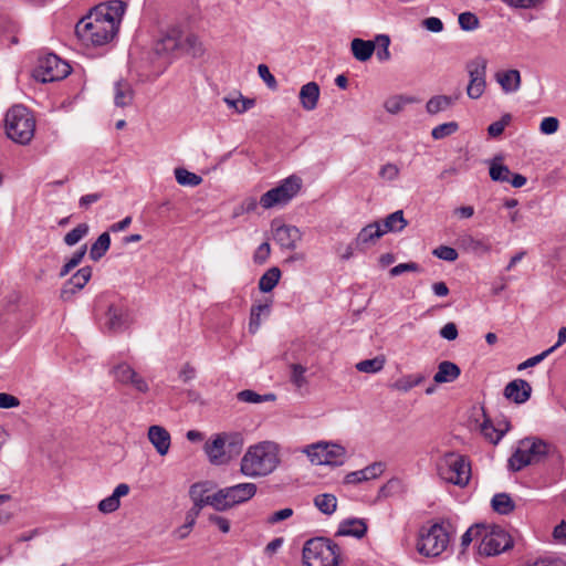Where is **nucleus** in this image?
I'll return each instance as SVG.
<instances>
[{
    "label": "nucleus",
    "mask_w": 566,
    "mask_h": 566,
    "mask_svg": "<svg viewBox=\"0 0 566 566\" xmlns=\"http://www.w3.org/2000/svg\"><path fill=\"white\" fill-rule=\"evenodd\" d=\"M126 323V315L123 308L109 305L107 311L106 326L112 332L120 331Z\"/></svg>",
    "instance_id": "72a5a7b5"
},
{
    "label": "nucleus",
    "mask_w": 566,
    "mask_h": 566,
    "mask_svg": "<svg viewBox=\"0 0 566 566\" xmlns=\"http://www.w3.org/2000/svg\"><path fill=\"white\" fill-rule=\"evenodd\" d=\"M117 33V25L101 15L99 11L91 10L75 25V34L83 44L102 46L109 43Z\"/></svg>",
    "instance_id": "f03ea898"
},
{
    "label": "nucleus",
    "mask_w": 566,
    "mask_h": 566,
    "mask_svg": "<svg viewBox=\"0 0 566 566\" xmlns=\"http://www.w3.org/2000/svg\"><path fill=\"white\" fill-rule=\"evenodd\" d=\"M148 439L160 455L167 454L170 448V433L161 426H150Z\"/></svg>",
    "instance_id": "aec40b11"
},
{
    "label": "nucleus",
    "mask_w": 566,
    "mask_h": 566,
    "mask_svg": "<svg viewBox=\"0 0 566 566\" xmlns=\"http://www.w3.org/2000/svg\"><path fill=\"white\" fill-rule=\"evenodd\" d=\"M222 437L227 440L226 450L230 460L232 457L240 453L243 446V438L239 433L222 434Z\"/></svg>",
    "instance_id": "49530a36"
},
{
    "label": "nucleus",
    "mask_w": 566,
    "mask_h": 566,
    "mask_svg": "<svg viewBox=\"0 0 566 566\" xmlns=\"http://www.w3.org/2000/svg\"><path fill=\"white\" fill-rule=\"evenodd\" d=\"M70 64L56 54L49 53L39 59L33 76L42 83L55 82L65 78L71 73Z\"/></svg>",
    "instance_id": "9d476101"
},
{
    "label": "nucleus",
    "mask_w": 566,
    "mask_h": 566,
    "mask_svg": "<svg viewBox=\"0 0 566 566\" xmlns=\"http://www.w3.org/2000/svg\"><path fill=\"white\" fill-rule=\"evenodd\" d=\"M554 447L537 437H527L518 442L517 449L509 459V469L513 472L543 461Z\"/></svg>",
    "instance_id": "7ed1b4c3"
},
{
    "label": "nucleus",
    "mask_w": 566,
    "mask_h": 566,
    "mask_svg": "<svg viewBox=\"0 0 566 566\" xmlns=\"http://www.w3.org/2000/svg\"><path fill=\"white\" fill-rule=\"evenodd\" d=\"M412 98L406 96H392L385 102V108L390 114L399 113Z\"/></svg>",
    "instance_id": "5fc2aeb1"
},
{
    "label": "nucleus",
    "mask_w": 566,
    "mask_h": 566,
    "mask_svg": "<svg viewBox=\"0 0 566 566\" xmlns=\"http://www.w3.org/2000/svg\"><path fill=\"white\" fill-rule=\"evenodd\" d=\"M115 379L123 385H132L140 392L148 391V385L129 365L123 363L112 369Z\"/></svg>",
    "instance_id": "2eb2a0df"
},
{
    "label": "nucleus",
    "mask_w": 566,
    "mask_h": 566,
    "mask_svg": "<svg viewBox=\"0 0 566 566\" xmlns=\"http://www.w3.org/2000/svg\"><path fill=\"white\" fill-rule=\"evenodd\" d=\"M503 395L506 399L522 405L531 398L532 386L524 379H514L505 386Z\"/></svg>",
    "instance_id": "f3484780"
},
{
    "label": "nucleus",
    "mask_w": 566,
    "mask_h": 566,
    "mask_svg": "<svg viewBox=\"0 0 566 566\" xmlns=\"http://www.w3.org/2000/svg\"><path fill=\"white\" fill-rule=\"evenodd\" d=\"M237 399L247 403H261L266 401H274L276 396L274 394L260 395L251 389H244L237 394Z\"/></svg>",
    "instance_id": "58836bf2"
},
{
    "label": "nucleus",
    "mask_w": 566,
    "mask_h": 566,
    "mask_svg": "<svg viewBox=\"0 0 566 566\" xmlns=\"http://www.w3.org/2000/svg\"><path fill=\"white\" fill-rule=\"evenodd\" d=\"M432 253L437 258L449 262L455 261L459 256L457 250L448 245H440L436 248Z\"/></svg>",
    "instance_id": "052dcab7"
},
{
    "label": "nucleus",
    "mask_w": 566,
    "mask_h": 566,
    "mask_svg": "<svg viewBox=\"0 0 566 566\" xmlns=\"http://www.w3.org/2000/svg\"><path fill=\"white\" fill-rule=\"evenodd\" d=\"M459 129V124L457 122H448L436 126L431 130V136L433 139H442L452 134H454Z\"/></svg>",
    "instance_id": "8fccbe9b"
},
{
    "label": "nucleus",
    "mask_w": 566,
    "mask_h": 566,
    "mask_svg": "<svg viewBox=\"0 0 566 566\" xmlns=\"http://www.w3.org/2000/svg\"><path fill=\"white\" fill-rule=\"evenodd\" d=\"M306 368L300 364L291 365V382L296 388H302L307 385V379L305 377Z\"/></svg>",
    "instance_id": "864d4df0"
},
{
    "label": "nucleus",
    "mask_w": 566,
    "mask_h": 566,
    "mask_svg": "<svg viewBox=\"0 0 566 566\" xmlns=\"http://www.w3.org/2000/svg\"><path fill=\"white\" fill-rule=\"evenodd\" d=\"M386 363L382 355L376 356L371 359H365L356 364V369L360 373L375 374L380 371Z\"/></svg>",
    "instance_id": "37998d69"
},
{
    "label": "nucleus",
    "mask_w": 566,
    "mask_h": 566,
    "mask_svg": "<svg viewBox=\"0 0 566 566\" xmlns=\"http://www.w3.org/2000/svg\"><path fill=\"white\" fill-rule=\"evenodd\" d=\"M181 51L198 57L202 55L203 48L197 35L189 34L184 41L181 40Z\"/></svg>",
    "instance_id": "a18cd8bd"
},
{
    "label": "nucleus",
    "mask_w": 566,
    "mask_h": 566,
    "mask_svg": "<svg viewBox=\"0 0 566 566\" xmlns=\"http://www.w3.org/2000/svg\"><path fill=\"white\" fill-rule=\"evenodd\" d=\"M271 253V247L268 242L261 243L254 252L253 261L256 264H263L266 262Z\"/></svg>",
    "instance_id": "338daca9"
},
{
    "label": "nucleus",
    "mask_w": 566,
    "mask_h": 566,
    "mask_svg": "<svg viewBox=\"0 0 566 566\" xmlns=\"http://www.w3.org/2000/svg\"><path fill=\"white\" fill-rule=\"evenodd\" d=\"M407 224L408 221L405 219L402 210H397L384 219L381 231L384 234L388 232H400Z\"/></svg>",
    "instance_id": "473e14b6"
},
{
    "label": "nucleus",
    "mask_w": 566,
    "mask_h": 566,
    "mask_svg": "<svg viewBox=\"0 0 566 566\" xmlns=\"http://www.w3.org/2000/svg\"><path fill=\"white\" fill-rule=\"evenodd\" d=\"M129 493V485L126 484V483H120L118 484L113 494L105 497L104 500H102L99 503H98V510L102 512V513H113L115 512L119 505H120V502H119V499L122 496H125Z\"/></svg>",
    "instance_id": "5701e85b"
},
{
    "label": "nucleus",
    "mask_w": 566,
    "mask_h": 566,
    "mask_svg": "<svg viewBox=\"0 0 566 566\" xmlns=\"http://www.w3.org/2000/svg\"><path fill=\"white\" fill-rule=\"evenodd\" d=\"M554 350H555V347H551V348L544 350L543 353L526 359L525 361L521 363L517 366V370H524L526 368L536 366L543 359H545L549 354H552Z\"/></svg>",
    "instance_id": "680f3d73"
},
{
    "label": "nucleus",
    "mask_w": 566,
    "mask_h": 566,
    "mask_svg": "<svg viewBox=\"0 0 566 566\" xmlns=\"http://www.w3.org/2000/svg\"><path fill=\"white\" fill-rule=\"evenodd\" d=\"M92 276V268L84 266L77 270L61 289L60 297L63 301H69L71 297L81 291L90 281Z\"/></svg>",
    "instance_id": "4468645a"
},
{
    "label": "nucleus",
    "mask_w": 566,
    "mask_h": 566,
    "mask_svg": "<svg viewBox=\"0 0 566 566\" xmlns=\"http://www.w3.org/2000/svg\"><path fill=\"white\" fill-rule=\"evenodd\" d=\"M300 103L305 111H313L317 107L319 98V86L316 82H308L301 87Z\"/></svg>",
    "instance_id": "b1692460"
},
{
    "label": "nucleus",
    "mask_w": 566,
    "mask_h": 566,
    "mask_svg": "<svg viewBox=\"0 0 566 566\" xmlns=\"http://www.w3.org/2000/svg\"><path fill=\"white\" fill-rule=\"evenodd\" d=\"M254 483H239L232 486L223 488L218 491L219 497H214L216 502L222 506V512L234 505L244 503L252 499L256 493Z\"/></svg>",
    "instance_id": "f8f14e48"
},
{
    "label": "nucleus",
    "mask_w": 566,
    "mask_h": 566,
    "mask_svg": "<svg viewBox=\"0 0 566 566\" xmlns=\"http://www.w3.org/2000/svg\"><path fill=\"white\" fill-rule=\"evenodd\" d=\"M302 179L292 175L282 180L279 186L270 189L260 198V205L264 209L287 205L301 190Z\"/></svg>",
    "instance_id": "6e6552de"
},
{
    "label": "nucleus",
    "mask_w": 566,
    "mask_h": 566,
    "mask_svg": "<svg viewBox=\"0 0 566 566\" xmlns=\"http://www.w3.org/2000/svg\"><path fill=\"white\" fill-rule=\"evenodd\" d=\"M206 490H203L202 485L193 484L190 488L189 494L195 505L199 504L200 507L206 505L212 506L216 511L222 512V506L218 504L214 497H219L218 491L212 495H205Z\"/></svg>",
    "instance_id": "a878e982"
},
{
    "label": "nucleus",
    "mask_w": 566,
    "mask_h": 566,
    "mask_svg": "<svg viewBox=\"0 0 566 566\" xmlns=\"http://www.w3.org/2000/svg\"><path fill=\"white\" fill-rule=\"evenodd\" d=\"M280 463L277 448L274 443L263 441L251 446L241 459L240 471L250 478L265 476Z\"/></svg>",
    "instance_id": "f257e3e1"
},
{
    "label": "nucleus",
    "mask_w": 566,
    "mask_h": 566,
    "mask_svg": "<svg viewBox=\"0 0 566 566\" xmlns=\"http://www.w3.org/2000/svg\"><path fill=\"white\" fill-rule=\"evenodd\" d=\"M492 509L502 515H507L515 509V503L507 493H497L492 497Z\"/></svg>",
    "instance_id": "c9c22d12"
},
{
    "label": "nucleus",
    "mask_w": 566,
    "mask_h": 566,
    "mask_svg": "<svg viewBox=\"0 0 566 566\" xmlns=\"http://www.w3.org/2000/svg\"><path fill=\"white\" fill-rule=\"evenodd\" d=\"M367 532L366 523L360 518H348L339 524L336 536H354L361 538Z\"/></svg>",
    "instance_id": "393cba45"
},
{
    "label": "nucleus",
    "mask_w": 566,
    "mask_h": 566,
    "mask_svg": "<svg viewBox=\"0 0 566 566\" xmlns=\"http://www.w3.org/2000/svg\"><path fill=\"white\" fill-rule=\"evenodd\" d=\"M420 266L416 262L400 263L390 269L389 274L391 276H398L405 272H419Z\"/></svg>",
    "instance_id": "69168bd1"
},
{
    "label": "nucleus",
    "mask_w": 566,
    "mask_h": 566,
    "mask_svg": "<svg viewBox=\"0 0 566 566\" xmlns=\"http://www.w3.org/2000/svg\"><path fill=\"white\" fill-rule=\"evenodd\" d=\"M301 237L295 226L282 224L273 228V239L282 249L294 250Z\"/></svg>",
    "instance_id": "dca6fc26"
},
{
    "label": "nucleus",
    "mask_w": 566,
    "mask_h": 566,
    "mask_svg": "<svg viewBox=\"0 0 566 566\" xmlns=\"http://www.w3.org/2000/svg\"><path fill=\"white\" fill-rule=\"evenodd\" d=\"M175 177L179 185L196 187L202 182V178L185 168H176Z\"/></svg>",
    "instance_id": "c03bdc74"
},
{
    "label": "nucleus",
    "mask_w": 566,
    "mask_h": 566,
    "mask_svg": "<svg viewBox=\"0 0 566 566\" xmlns=\"http://www.w3.org/2000/svg\"><path fill=\"white\" fill-rule=\"evenodd\" d=\"M339 546L324 537L305 542L303 547V566H338Z\"/></svg>",
    "instance_id": "39448f33"
},
{
    "label": "nucleus",
    "mask_w": 566,
    "mask_h": 566,
    "mask_svg": "<svg viewBox=\"0 0 566 566\" xmlns=\"http://www.w3.org/2000/svg\"><path fill=\"white\" fill-rule=\"evenodd\" d=\"M304 452L311 462L316 465L339 467L345 462L346 450L335 443L318 442L307 446Z\"/></svg>",
    "instance_id": "9b49d317"
},
{
    "label": "nucleus",
    "mask_w": 566,
    "mask_h": 566,
    "mask_svg": "<svg viewBox=\"0 0 566 566\" xmlns=\"http://www.w3.org/2000/svg\"><path fill=\"white\" fill-rule=\"evenodd\" d=\"M134 91L132 85L124 80L117 81L114 86V103L117 107H126L133 103Z\"/></svg>",
    "instance_id": "c85d7f7f"
},
{
    "label": "nucleus",
    "mask_w": 566,
    "mask_h": 566,
    "mask_svg": "<svg viewBox=\"0 0 566 566\" xmlns=\"http://www.w3.org/2000/svg\"><path fill=\"white\" fill-rule=\"evenodd\" d=\"M559 120L556 117L549 116L543 118L539 125V130L545 135H552L558 130Z\"/></svg>",
    "instance_id": "e2e57ef3"
},
{
    "label": "nucleus",
    "mask_w": 566,
    "mask_h": 566,
    "mask_svg": "<svg viewBox=\"0 0 566 566\" xmlns=\"http://www.w3.org/2000/svg\"><path fill=\"white\" fill-rule=\"evenodd\" d=\"M426 377L421 374L416 375H405L400 378H398L392 387L399 391L407 392L410 389H412L416 386H419L421 382H423Z\"/></svg>",
    "instance_id": "79ce46f5"
},
{
    "label": "nucleus",
    "mask_w": 566,
    "mask_h": 566,
    "mask_svg": "<svg viewBox=\"0 0 566 566\" xmlns=\"http://www.w3.org/2000/svg\"><path fill=\"white\" fill-rule=\"evenodd\" d=\"M379 176L386 180H395L399 176V168L395 164H386L380 168Z\"/></svg>",
    "instance_id": "774afa93"
},
{
    "label": "nucleus",
    "mask_w": 566,
    "mask_h": 566,
    "mask_svg": "<svg viewBox=\"0 0 566 566\" xmlns=\"http://www.w3.org/2000/svg\"><path fill=\"white\" fill-rule=\"evenodd\" d=\"M350 48L355 59L365 62L369 60L375 52V42L356 38L352 41Z\"/></svg>",
    "instance_id": "7c9ffc66"
},
{
    "label": "nucleus",
    "mask_w": 566,
    "mask_h": 566,
    "mask_svg": "<svg viewBox=\"0 0 566 566\" xmlns=\"http://www.w3.org/2000/svg\"><path fill=\"white\" fill-rule=\"evenodd\" d=\"M458 99V96H448V95H436L432 96L426 104V111L430 115H436L440 112H443L451 107L454 102Z\"/></svg>",
    "instance_id": "2f4dec72"
},
{
    "label": "nucleus",
    "mask_w": 566,
    "mask_h": 566,
    "mask_svg": "<svg viewBox=\"0 0 566 566\" xmlns=\"http://www.w3.org/2000/svg\"><path fill=\"white\" fill-rule=\"evenodd\" d=\"M385 468L386 465L384 462H374L361 470L346 474L344 482L346 484H357L364 481L377 479L384 473Z\"/></svg>",
    "instance_id": "a211bd4d"
},
{
    "label": "nucleus",
    "mask_w": 566,
    "mask_h": 566,
    "mask_svg": "<svg viewBox=\"0 0 566 566\" xmlns=\"http://www.w3.org/2000/svg\"><path fill=\"white\" fill-rule=\"evenodd\" d=\"M486 66L488 61L482 56L474 57L465 65L470 77L467 94L472 99L480 98L486 88Z\"/></svg>",
    "instance_id": "ddd939ff"
},
{
    "label": "nucleus",
    "mask_w": 566,
    "mask_h": 566,
    "mask_svg": "<svg viewBox=\"0 0 566 566\" xmlns=\"http://www.w3.org/2000/svg\"><path fill=\"white\" fill-rule=\"evenodd\" d=\"M126 4L120 0H113L106 6H98L93 11H99L101 15L112 19L117 28L119 27L120 19L125 12Z\"/></svg>",
    "instance_id": "cd10ccee"
},
{
    "label": "nucleus",
    "mask_w": 566,
    "mask_h": 566,
    "mask_svg": "<svg viewBox=\"0 0 566 566\" xmlns=\"http://www.w3.org/2000/svg\"><path fill=\"white\" fill-rule=\"evenodd\" d=\"M461 374L460 367L449 360H443L438 365V371L433 376L437 384L452 382L459 378Z\"/></svg>",
    "instance_id": "bb28decb"
},
{
    "label": "nucleus",
    "mask_w": 566,
    "mask_h": 566,
    "mask_svg": "<svg viewBox=\"0 0 566 566\" xmlns=\"http://www.w3.org/2000/svg\"><path fill=\"white\" fill-rule=\"evenodd\" d=\"M511 119H512V116L510 114H504L501 117V119L492 123L488 127V134L493 138L501 136L503 134L505 127L511 123Z\"/></svg>",
    "instance_id": "13d9d810"
},
{
    "label": "nucleus",
    "mask_w": 566,
    "mask_h": 566,
    "mask_svg": "<svg viewBox=\"0 0 566 566\" xmlns=\"http://www.w3.org/2000/svg\"><path fill=\"white\" fill-rule=\"evenodd\" d=\"M450 543L448 530L441 523L422 526L419 531L417 551L427 557L441 555Z\"/></svg>",
    "instance_id": "0eeeda50"
},
{
    "label": "nucleus",
    "mask_w": 566,
    "mask_h": 566,
    "mask_svg": "<svg viewBox=\"0 0 566 566\" xmlns=\"http://www.w3.org/2000/svg\"><path fill=\"white\" fill-rule=\"evenodd\" d=\"M4 127L10 139L25 145L34 135L35 119L27 107L14 105L6 114Z\"/></svg>",
    "instance_id": "20e7f679"
},
{
    "label": "nucleus",
    "mask_w": 566,
    "mask_h": 566,
    "mask_svg": "<svg viewBox=\"0 0 566 566\" xmlns=\"http://www.w3.org/2000/svg\"><path fill=\"white\" fill-rule=\"evenodd\" d=\"M280 277H281V270L279 268L273 266V268L269 269L260 277V281H259L260 291H262L263 293L271 292L279 283Z\"/></svg>",
    "instance_id": "4c0bfd02"
},
{
    "label": "nucleus",
    "mask_w": 566,
    "mask_h": 566,
    "mask_svg": "<svg viewBox=\"0 0 566 566\" xmlns=\"http://www.w3.org/2000/svg\"><path fill=\"white\" fill-rule=\"evenodd\" d=\"M375 46H378L377 57L379 61H388L390 59L389 44L390 38L386 34H379L375 39Z\"/></svg>",
    "instance_id": "603ef678"
},
{
    "label": "nucleus",
    "mask_w": 566,
    "mask_h": 566,
    "mask_svg": "<svg viewBox=\"0 0 566 566\" xmlns=\"http://www.w3.org/2000/svg\"><path fill=\"white\" fill-rule=\"evenodd\" d=\"M511 171L507 166L492 163L490 166V177L493 181L506 182Z\"/></svg>",
    "instance_id": "6e6d98bb"
},
{
    "label": "nucleus",
    "mask_w": 566,
    "mask_h": 566,
    "mask_svg": "<svg viewBox=\"0 0 566 566\" xmlns=\"http://www.w3.org/2000/svg\"><path fill=\"white\" fill-rule=\"evenodd\" d=\"M459 244L467 251L486 253L491 250L488 242L473 238L471 234H463L459 239Z\"/></svg>",
    "instance_id": "f704fd0d"
},
{
    "label": "nucleus",
    "mask_w": 566,
    "mask_h": 566,
    "mask_svg": "<svg viewBox=\"0 0 566 566\" xmlns=\"http://www.w3.org/2000/svg\"><path fill=\"white\" fill-rule=\"evenodd\" d=\"M258 73L260 77L266 83L269 88L276 90L277 88V82L273 74L270 72V69L265 64H260L258 66Z\"/></svg>",
    "instance_id": "0e129e2a"
},
{
    "label": "nucleus",
    "mask_w": 566,
    "mask_h": 566,
    "mask_svg": "<svg viewBox=\"0 0 566 566\" xmlns=\"http://www.w3.org/2000/svg\"><path fill=\"white\" fill-rule=\"evenodd\" d=\"M314 505L326 515H331L336 511L337 499L334 494L324 493L316 495L314 499Z\"/></svg>",
    "instance_id": "ea45409f"
},
{
    "label": "nucleus",
    "mask_w": 566,
    "mask_h": 566,
    "mask_svg": "<svg viewBox=\"0 0 566 566\" xmlns=\"http://www.w3.org/2000/svg\"><path fill=\"white\" fill-rule=\"evenodd\" d=\"M87 251L86 245H82L76 252L73 253L72 258L63 265L60 271V277L67 275L74 268H76L83 260Z\"/></svg>",
    "instance_id": "09e8293b"
},
{
    "label": "nucleus",
    "mask_w": 566,
    "mask_h": 566,
    "mask_svg": "<svg viewBox=\"0 0 566 566\" xmlns=\"http://www.w3.org/2000/svg\"><path fill=\"white\" fill-rule=\"evenodd\" d=\"M384 235L379 222L369 223L364 227L355 239L357 250H364L366 245L375 243L376 240Z\"/></svg>",
    "instance_id": "4be33fe9"
},
{
    "label": "nucleus",
    "mask_w": 566,
    "mask_h": 566,
    "mask_svg": "<svg viewBox=\"0 0 566 566\" xmlns=\"http://www.w3.org/2000/svg\"><path fill=\"white\" fill-rule=\"evenodd\" d=\"M481 432L493 444L499 443L504 436V431L497 430L489 419L481 424Z\"/></svg>",
    "instance_id": "3c124183"
},
{
    "label": "nucleus",
    "mask_w": 566,
    "mask_h": 566,
    "mask_svg": "<svg viewBox=\"0 0 566 566\" xmlns=\"http://www.w3.org/2000/svg\"><path fill=\"white\" fill-rule=\"evenodd\" d=\"M496 81L505 93H513L520 88L521 74L517 70L496 73Z\"/></svg>",
    "instance_id": "c756f323"
},
{
    "label": "nucleus",
    "mask_w": 566,
    "mask_h": 566,
    "mask_svg": "<svg viewBox=\"0 0 566 566\" xmlns=\"http://www.w3.org/2000/svg\"><path fill=\"white\" fill-rule=\"evenodd\" d=\"M484 530L483 524H475L467 530L461 537V546L465 549L474 538H482V532Z\"/></svg>",
    "instance_id": "4d7b16f0"
},
{
    "label": "nucleus",
    "mask_w": 566,
    "mask_h": 566,
    "mask_svg": "<svg viewBox=\"0 0 566 566\" xmlns=\"http://www.w3.org/2000/svg\"><path fill=\"white\" fill-rule=\"evenodd\" d=\"M439 476L446 482L464 488L471 479V463L465 455L447 452L437 461Z\"/></svg>",
    "instance_id": "423d86ee"
},
{
    "label": "nucleus",
    "mask_w": 566,
    "mask_h": 566,
    "mask_svg": "<svg viewBox=\"0 0 566 566\" xmlns=\"http://www.w3.org/2000/svg\"><path fill=\"white\" fill-rule=\"evenodd\" d=\"M459 24L464 31H473L479 28V18L472 12H462L459 15Z\"/></svg>",
    "instance_id": "bf43d9fd"
},
{
    "label": "nucleus",
    "mask_w": 566,
    "mask_h": 566,
    "mask_svg": "<svg viewBox=\"0 0 566 566\" xmlns=\"http://www.w3.org/2000/svg\"><path fill=\"white\" fill-rule=\"evenodd\" d=\"M90 227L87 223H80L64 237V243L69 247L78 243L87 233Z\"/></svg>",
    "instance_id": "de8ad7c7"
},
{
    "label": "nucleus",
    "mask_w": 566,
    "mask_h": 566,
    "mask_svg": "<svg viewBox=\"0 0 566 566\" xmlns=\"http://www.w3.org/2000/svg\"><path fill=\"white\" fill-rule=\"evenodd\" d=\"M111 245V237L108 232H103L96 241L91 245L90 249V258L93 261L101 260L106 252L108 251Z\"/></svg>",
    "instance_id": "e433bc0d"
},
{
    "label": "nucleus",
    "mask_w": 566,
    "mask_h": 566,
    "mask_svg": "<svg viewBox=\"0 0 566 566\" xmlns=\"http://www.w3.org/2000/svg\"><path fill=\"white\" fill-rule=\"evenodd\" d=\"M270 310H271L270 303L258 304V305H253L251 307L250 322H249L250 333H252V334L256 333V331L259 329V327L261 325V315L262 314L269 315Z\"/></svg>",
    "instance_id": "a19ab883"
},
{
    "label": "nucleus",
    "mask_w": 566,
    "mask_h": 566,
    "mask_svg": "<svg viewBox=\"0 0 566 566\" xmlns=\"http://www.w3.org/2000/svg\"><path fill=\"white\" fill-rule=\"evenodd\" d=\"M176 51H181V38L177 30H172L155 44V52L158 55H170Z\"/></svg>",
    "instance_id": "412c9836"
},
{
    "label": "nucleus",
    "mask_w": 566,
    "mask_h": 566,
    "mask_svg": "<svg viewBox=\"0 0 566 566\" xmlns=\"http://www.w3.org/2000/svg\"><path fill=\"white\" fill-rule=\"evenodd\" d=\"M226 443L227 440L222 437V434L216 436L211 442L206 443L205 450L211 463L224 464L229 462Z\"/></svg>",
    "instance_id": "6ab92c4d"
},
{
    "label": "nucleus",
    "mask_w": 566,
    "mask_h": 566,
    "mask_svg": "<svg viewBox=\"0 0 566 566\" xmlns=\"http://www.w3.org/2000/svg\"><path fill=\"white\" fill-rule=\"evenodd\" d=\"M513 547L511 535L500 526L484 525L478 552L483 556H495Z\"/></svg>",
    "instance_id": "1a4fd4ad"
}]
</instances>
